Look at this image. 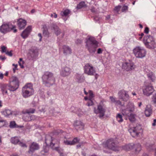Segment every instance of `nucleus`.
Wrapping results in <instances>:
<instances>
[{"label":"nucleus","mask_w":156,"mask_h":156,"mask_svg":"<svg viewBox=\"0 0 156 156\" xmlns=\"http://www.w3.org/2000/svg\"><path fill=\"white\" fill-rule=\"evenodd\" d=\"M135 148V151L136 154H138L141 150V145L139 143L135 144H133V148Z\"/></svg>","instance_id":"obj_27"},{"label":"nucleus","mask_w":156,"mask_h":156,"mask_svg":"<svg viewBox=\"0 0 156 156\" xmlns=\"http://www.w3.org/2000/svg\"><path fill=\"white\" fill-rule=\"evenodd\" d=\"M144 112L145 115L147 117L149 116L151 114L152 109L150 105H147L146 106Z\"/></svg>","instance_id":"obj_23"},{"label":"nucleus","mask_w":156,"mask_h":156,"mask_svg":"<svg viewBox=\"0 0 156 156\" xmlns=\"http://www.w3.org/2000/svg\"><path fill=\"white\" fill-rule=\"evenodd\" d=\"M154 91V89L153 86L150 85L145 86L143 89L144 94L147 96L152 94Z\"/></svg>","instance_id":"obj_16"},{"label":"nucleus","mask_w":156,"mask_h":156,"mask_svg":"<svg viewBox=\"0 0 156 156\" xmlns=\"http://www.w3.org/2000/svg\"><path fill=\"white\" fill-rule=\"evenodd\" d=\"M129 119L131 122H133L135 120V118L134 117H130L129 118Z\"/></svg>","instance_id":"obj_61"},{"label":"nucleus","mask_w":156,"mask_h":156,"mask_svg":"<svg viewBox=\"0 0 156 156\" xmlns=\"http://www.w3.org/2000/svg\"><path fill=\"white\" fill-rule=\"evenodd\" d=\"M62 131L60 129H57L54 130L53 132V135H56L59 134L60 133H62Z\"/></svg>","instance_id":"obj_40"},{"label":"nucleus","mask_w":156,"mask_h":156,"mask_svg":"<svg viewBox=\"0 0 156 156\" xmlns=\"http://www.w3.org/2000/svg\"><path fill=\"white\" fill-rule=\"evenodd\" d=\"M6 121L4 120H0V128L3 126L5 124Z\"/></svg>","instance_id":"obj_43"},{"label":"nucleus","mask_w":156,"mask_h":156,"mask_svg":"<svg viewBox=\"0 0 156 156\" xmlns=\"http://www.w3.org/2000/svg\"><path fill=\"white\" fill-rule=\"evenodd\" d=\"M1 51L2 53H4L6 52V47L2 45L1 47Z\"/></svg>","instance_id":"obj_44"},{"label":"nucleus","mask_w":156,"mask_h":156,"mask_svg":"<svg viewBox=\"0 0 156 156\" xmlns=\"http://www.w3.org/2000/svg\"><path fill=\"white\" fill-rule=\"evenodd\" d=\"M103 50L101 48H99L97 50V53L98 54H101L102 53Z\"/></svg>","instance_id":"obj_56"},{"label":"nucleus","mask_w":156,"mask_h":156,"mask_svg":"<svg viewBox=\"0 0 156 156\" xmlns=\"http://www.w3.org/2000/svg\"><path fill=\"white\" fill-rule=\"evenodd\" d=\"M38 55V51L37 49L32 48L29 50L27 54L28 58L30 60H36Z\"/></svg>","instance_id":"obj_12"},{"label":"nucleus","mask_w":156,"mask_h":156,"mask_svg":"<svg viewBox=\"0 0 156 156\" xmlns=\"http://www.w3.org/2000/svg\"><path fill=\"white\" fill-rule=\"evenodd\" d=\"M122 68L126 70L129 71L133 69L134 66L132 62H125L123 63Z\"/></svg>","instance_id":"obj_18"},{"label":"nucleus","mask_w":156,"mask_h":156,"mask_svg":"<svg viewBox=\"0 0 156 156\" xmlns=\"http://www.w3.org/2000/svg\"><path fill=\"white\" fill-rule=\"evenodd\" d=\"M152 126H154L156 125V119H154L153 121V123L152 124Z\"/></svg>","instance_id":"obj_64"},{"label":"nucleus","mask_w":156,"mask_h":156,"mask_svg":"<svg viewBox=\"0 0 156 156\" xmlns=\"http://www.w3.org/2000/svg\"><path fill=\"white\" fill-rule=\"evenodd\" d=\"M142 131L141 127L140 126H136V127H133L129 129V132L133 137L137 136L138 134Z\"/></svg>","instance_id":"obj_15"},{"label":"nucleus","mask_w":156,"mask_h":156,"mask_svg":"<svg viewBox=\"0 0 156 156\" xmlns=\"http://www.w3.org/2000/svg\"><path fill=\"white\" fill-rule=\"evenodd\" d=\"M18 144L20 145V146H21L22 147H27V146L26 145V144L24 143H23L22 142L19 141V143H18Z\"/></svg>","instance_id":"obj_52"},{"label":"nucleus","mask_w":156,"mask_h":156,"mask_svg":"<svg viewBox=\"0 0 156 156\" xmlns=\"http://www.w3.org/2000/svg\"><path fill=\"white\" fill-rule=\"evenodd\" d=\"M63 50V53L65 55L71 54L72 51L71 48L68 46L63 45L62 47Z\"/></svg>","instance_id":"obj_25"},{"label":"nucleus","mask_w":156,"mask_h":156,"mask_svg":"<svg viewBox=\"0 0 156 156\" xmlns=\"http://www.w3.org/2000/svg\"><path fill=\"white\" fill-rule=\"evenodd\" d=\"M34 94L33 85L31 83H27L22 89V95L23 97L27 98Z\"/></svg>","instance_id":"obj_4"},{"label":"nucleus","mask_w":156,"mask_h":156,"mask_svg":"<svg viewBox=\"0 0 156 156\" xmlns=\"http://www.w3.org/2000/svg\"><path fill=\"white\" fill-rule=\"evenodd\" d=\"M71 72L72 69L71 68L66 66L62 68L60 73L62 76L66 77L69 76L71 74Z\"/></svg>","instance_id":"obj_17"},{"label":"nucleus","mask_w":156,"mask_h":156,"mask_svg":"<svg viewBox=\"0 0 156 156\" xmlns=\"http://www.w3.org/2000/svg\"><path fill=\"white\" fill-rule=\"evenodd\" d=\"M85 43L86 47L90 53H94L95 52L98 42L94 37L91 36L89 37L86 39Z\"/></svg>","instance_id":"obj_2"},{"label":"nucleus","mask_w":156,"mask_h":156,"mask_svg":"<svg viewBox=\"0 0 156 156\" xmlns=\"http://www.w3.org/2000/svg\"><path fill=\"white\" fill-rule=\"evenodd\" d=\"M32 30L31 26H28L22 33L21 36L24 39L27 38L30 34Z\"/></svg>","instance_id":"obj_20"},{"label":"nucleus","mask_w":156,"mask_h":156,"mask_svg":"<svg viewBox=\"0 0 156 156\" xmlns=\"http://www.w3.org/2000/svg\"><path fill=\"white\" fill-rule=\"evenodd\" d=\"M11 141L12 143L15 144H18L20 141V140L18 137L15 136L11 138Z\"/></svg>","instance_id":"obj_34"},{"label":"nucleus","mask_w":156,"mask_h":156,"mask_svg":"<svg viewBox=\"0 0 156 156\" xmlns=\"http://www.w3.org/2000/svg\"><path fill=\"white\" fill-rule=\"evenodd\" d=\"M74 126L76 129L77 127H78L79 128L82 129L84 126L82 122L79 120L75 121L74 123Z\"/></svg>","instance_id":"obj_28"},{"label":"nucleus","mask_w":156,"mask_h":156,"mask_svg":"<svg viewBox=\"0 0 156 156\" xmlns=\"http://www.w3.org/2000/svg\"><path fill=\"white\" fill-rule=\"evenodd\" d=\"M121 148L122 150L126 151H129L133 148V144H126L122 146Z\"/></svg>","instance_id":"obj_26"},{"label":"nucleus","mask_w":156,"mask_h":156,"mask_svg":"<svg viewBox=\"0 0 156 156\" xmlns=\"http://www.w3.org/2000/svg\"><path fill=\"white\" fill-rule=\"evenodd\" d=\"M1 90L2 92V94L3 95H8L6 86H2L1 87Z\"/></svg>","instance_id":"obj_35"},{"label":"nucleus","mask_w":156,"mask_h":156,"mask_svg":"<svg viewBox=\"0 0 156 156\" xmlns=\"http://www.w3.org/2000/svg\"><path fill=\"white\" fill-rule=\"evenodd\" d=\"M145 46L149 49H154L155 48V43L154 39L150 35L145 36L143 40Z\"/></svg>","instance_id":"obj_8"},{"label":"nucleus","mask_w":156,"mask_h":156,"mask_svg":"<svg viewBox=\"0 0 156 156\" xmlns=\"http://www.w3.org/2000/svg\"><path fill=\"white\" fill-rule=\"evenodd\" d=\"M5 53L6 55L10 56H12V55L11 51L6 52Z\"/></svg>","instance_id":"obj_60"},{"label":"nucleus","mask_w":156,"mask_h":156,"mask_svg":"<svg viewBox=\"0 0 156 156\" xmlns=\"http://www.w3.org/2000/svg\"><path fill=\"white\" fill-rule=\"evenodd\" d=\"M43 34L46 36H48L49 35V32L48 31V29H46L43 30Z\"/></svg>","instance_id":"obj_45"},{"label":"nucleus","mask_w":156,"mask_h":156,"mask_svg":"<svg viewBox=\"0 0 156 156\" xmlns=\"http://www.w3.org/2000/svg\"><path fill=\"white\" fill-rule=\"evenodd\" d=\"M76 81L79 83H81L84 81L85 78L83 74H77L76 75Z\"/></svg>","instance_id":"obj_24"},{"label":"nucleus","mask_w":156,"mask_h":156,"mask_svg":"<svg viewBox=\"0 0 156 156\" xmlns=\"http://www.w3.org/2000/svg\"><path fill=\"white\" fill-rule=\"evenodd\" d=\"M133 52L136 58H142L145 56L147 51L144 47L138 46L133 49Z\"/></svg>","instance_id":"obj_7"},{"label":"nucleus","mask_w":156,"mask_h":156,"mask_svg":"<svg viewBox=\"0 0 156 156\" xmlns=\"http://www.w3.org/2000/svg\"><path fill=\"white\" fill-rule=\"evenodd\" d=\"M110 100H111L112 102L113 103H115L116 100L115 99V98H114L112 96H110L109 97Z\"/></svg>","instance_id":"obj_53"},{"label":"nucleus","mask_w":156,"mask_h":156,"mask_svg":"<svg viewBox=\"0 0 156 156\" xmlns=\"http://www.w3.org/2000/svg\"><path fill=\"white\" fill-rule=\"evenodd\" d=\"M83 42V40L81 39H78L75 42L77 44H80Z\"/></svg>","instance_id":"obj_50"},{"label":"nucleus","mask_w":156,"mask_h":156,"mask_svg":"<svg viewBox=\"0 0 156 156\" xmlns=\"http://www.w3.org/2000/svg\"><path fill=\"white\" fill-rule=\"evenodd\" d=\"M35 109L34 108H30L26 109L25 111V113L30 114V113L33 114L35 112Z\"/></svg>","instance_id":"obj_37"},{"label":"nucleus","mask_w":156,"mask_h":156,"mask_svg":"<svg viewBox=\"0 0 156 156\" xmlns=\"http://www.w3.org/2000/svg\"><path fill=\"white\" fill-rule=\"evenodd\" d=\"M128 9V7L127 6L124 5L122 8V12H125Z\"/></svg>","instance_id":"obj_47"},{"label":"nucleus","mask_w":156,"mask_h":156,"mask_svg":"<svg viewBox=\"0 0 156 156\" xmlns=\"http://www.w3.org/2000/svg\"><path fill=\"white\" fill-rule=\"evenodd\" d=\"M12 66H14V68H13V70L14 72V73L15 71V70L17 69V64H12Z\"/></svg>","instance_id":"obj_57"},{"label":"nucleus","mask_w":156,"mask_h":156,"mask_svg":"<svg viewBox=\"0 0 156 156\" xmlns=\"http://www.w3.org/2000/svg\"><path fill=\"white\" fill-rule=\"evenodd\" d=\"M118 95L120 99L124 101H127L129 98L128 92L124 90L119 91L118 93Z\"/></svg>","instance_id":"obj_14"},{"label":"nucleus","mask_w":156,"mask_h":156,"mask_svg":"<svg viewBox=\"0 0 156 156\" xmlns=\"http://www.w3.org/2000/svg\"><path fill=\"white\" fill-rule=\"evenodd\" d=\"M84 73L89 76H94L96 72V68L90 63H87L83 67Z\"/></svg>","instance_id":"obj_11"},{"label":"nucleus","mask_w":156,"mask_h":156,"mask_svg":"<svg viewBox=\"0 0 156 156\" xmlns=\"http://www.w3.org/2000/svg\"><path fill=\"white\" fill-rule=\"evenodd\" d=\"M45 107L43 106L41 109H39L37 112L41 113L42 112H45Z\"/></svg>","instance_id":"obj_51"},{"label":"nucleus","mask_w":156,"mask_h":156,"mask_svg":"<svg viewBox=\"0 0 156 156\" xmlns=\"http://www.w3.org/2000/svg\"><path fill=\"white\" fill-rule=\"evenodd\" d=\"M18 63L21 68H24V66H23V64L24 63L23 61L22 62H18Z\"/></svg>","instance_id":"obj_59"},{"label":"nucleus","mask_w":156,"mask_h":156,"mask_svg":"<svg viewBox=\"0 0 156 156\" xmlns=\"http://www.w3.org/2000/svg\"><path fill=\"white\" fill-rule=\"evenodd\" d=\"M1 113L5 116L8 117L9 115L12 114V112L9 109H5L4 110L2 111Z\"/></svg>","instance_id":"obj_29"},{"label":"nucleus","mask_w":156,"mask_h":156,"mask_svg":"<svg viewBox=\"0 0 156 156\" xmlns=\"http://www.w3.org/2000/svg\"><path fill=\"white\" fill-rule=\"evenodd\" d=\"M45 143L47 144H50V146L53 150H55L60 154L61 156H63V149L60 147V140L54 138L51 135H46Z\"/></svg>","instance_id":"obj_1"},{"label":"nucleus","mask_w":156,"mask_h":156,"mask_svg":"<svg viewBox=\"0 0 156 156\" xmlns=\"http://www.w3.org/2000/svg\"><path fill=\"white\" fill-rule=\"evenodd\" d=\"M149 29L148 27H146L144 30V32L146 34H148L149 33Z\"/></svg>","instance_id":"obj_58"},{"label":"nucleus","mask_w":156,"mask_h":156,"mask_svg":"<svg viewBox=\"0 0 156 156\" xmlns=\"http://www.w3.org/2000/svg\"><path fill=\"white\" fill-rule=\"evenodd\" d=\"M8 89L11 91L16 90L19 86V81L18 78L15 76H12L10 78L8 85Z\"/></svg>","instance_id":"obj_5"},{"label":"nucleus","mask_w":156,"mask_h":156,"mask_svg":"<svg viewBox=\"0 0 156 156\" xmlns=\"http://www.w3.org/2000/svg\"><path fill=\"white\" fill-rule=\"evenodd\" d=\"M89 98H92L94 97V94L92 91L89 90Z\"/></svg>","instance_id":"obj_46"},{"label":"nucleus","mask_w":156,"mask_h":156,"mask_svg":"<svg viewBox=\"0 0 156 156\" xmlns=\"http://www.w3.org/2000/svg\"><path fill=\"white\" fill-rule=\"evenodd\" d=\"M42 79L43 84L46 86L50 87L55 83V78L53 74L51 72H45L42 76Z\"/></svg>","instance_id":"obj_3"},{"label":"nucleus","mask_w":156,"mask_h":156,"mask_svg":"<svg viewBox=\"0 0 156 156\" xmlns=\"http://www.w3.org/2000/svg\"><path fill=\"white\" fill-rule=\"evenodd\" d=\"M116 119L117 121L119 123H121L123 121L122 116L120 114H117L116 117Z\"/></svg>","instance_id":"obj_39"},{"label":"nucleus","mask_w":156,"mask_h":156,"mask_svg":"<svg viewBox=\"0 0 156 156\" xmlns=\"http://www.w3.org/2000/svg\"><path fill=\"white\" fill-rule=\"evenodd\" d=\"M94 104V102L92 101V98H89L87 101V105L88 106H92Z\"/></svg>","instance_id":"obj_42"},{"label":"nucleus","mask_w":156,"mask_h":156,"mask_svg":"<svg viewBox=\"0 0 156 156\" xmlns=\"http://www.w3.org/2000/svg\"><path fill=\"white\" fill-rule=\"evenodd\" d=\"M46 144V146H43V150L41 151V153L43 154V152H44L45 153H47L48 152L49 150V147L48 146L50 144Z\"/></svg>","instance_id":"obj_38"},{"label":"nucleus","mask_w":156,"mask_h":156,"mask_svg":"<svg viewBox=\"0 0 156 156\" xmlns=\"http://www.w3.org/2000/svg\"><path fill=\"white\" fill-rule=\"evenodd\" d=\"M86 6V5L84 1H81L77 5L76 7V9H82L83 7Z\"/></svg>","instance_id":"obj_32"},{"label":"nucleus","mask_w":156,"mask_h":156,"mask_svg":"<svg viewBox=\"0 0 156 156\" xmlns=\"http://www.w3.org/2000/svg\"><path fill=\"white\" fill-rule=\"evenodd\" d=\"M103 147L105 148L115 151H119V147L115 143V140L113 138L107 140L103 143Z\"/></svg>","instance_id":"obj_6"},{"label":"nucleus","mask_w":156,"mask_h":156,"mask_svg":"<svg viewBox=\"0 0 156 156\" xmlns=\"http://www.w3.org/2000/svg\"><path fill=\"white\" fill-rule=\"evenodd\" d=\"M106 111V107L103 103L101 102L97 106L96 108H94V112L96 114H99V116L100 118H103L105 115Z\"/></svg>","instance_id":"obj_10"},{"label":"nucleus","mask_w":156,"mask_h":156,"mask_svg":"<svg viewBox=\"0 0 156 156\" xmlns=\"http://www.w3.org/2000/svg\"><path fill=\"white\" fill-rule=\"evenodd\" d=\"M15 26L10 22L4 23L0 27V32L5 34L12 30Z\"/></svg>","instance_id":"obj_9"},{"label":"nucleus","mask_w":156,"mask_h":156,"mask_svg":"<svg viewBox=\"0 0 156 156\" xmlns=\"http://www.w3.org/2000/svg\"><path fill=\"white\" fill-rule=\"evenodd\" d=\"M94 20L96 23H99V18L97 16H95L94 17Z\"/></svg>","instance_id":"obj_54"},{"label":"nucleus","mask_w":156,"mask_h":156,"mask_svg":"<svg viewBox=\"0 0 156 156\" xmlns=\"http://www.w3.org/2000/svg\"><path fill=\"white\" fill-rule=\"evenodd\" d=\"M121 8V6L119 5L115 7L114 9V10L117 12H118L119 11Z\"/></svg>","instance_id":"obj_48"},{"label":"nucleus","mask_w":156,"mask_h":156,"mask_svg":"<svg viewBox=\"0 0 156 156\" xmlns=\"http://www.w3.org/2000/svg\"><path fill=\"white\" fill-rule=\"evenodd\" d=\"M134 109V104L133 103L129 102L127 105L126 108L122 110V113L123 115L129 116L130 113L133 111Z\"/></svg>","instance_id":"obj_13"},{"label":"nucleus","mask_w":156,"mask_h":156,"mask_svg":"<svg viewBox=\"0 0 156 156\" xmlns=\"http://www.w3.org/2000/svg\"><path fill=\"white\" fill-rule=\"evenodd\" d=\"M148 77L151 79L152 81L155 79V76L153 72H150L147 74Z\"/></svg>","instance_id":"obj_36"},{"label":"nucleus","mask_w":156,"mask_h":156,"mask_svg":"<svg viewBox=\"0 0 156 156\" xmlns=\"http://www.w3.org/2000/svg\"><path fill=\"white\" fill-rule=\"evenodd\" d=\"M70 11L68 9H66L61 12L60 15L62 16H66L70 13Z\"/></svg>","instance_id":"obj_33"},{"label":"nucleus","mask_w":156,"mask_h":156,"mask_svg":"<svg viewBox=\"0 0 156 156\" xmlns=\"http://www.w3.org/2000/svg\"><path fill=\"white\" fill-rule=\"evenodd\" d=\"M152 99L154 103L156 104V94L153 95Z\"/></svg>","instance_id":"obj_55"},{"label":"nucleus","mask_w":156,"mask_h":156,"mask_svg":"<svg viewBox=\"0 0 156 156\" xmlns=\"http://www.w3.org/2000/svg\"><path fill=\"white\" fill-rule=\"evenodd\" d=\"M24 114L23 116V119L25 121H30L31 120L30 114L27 113H25V112H23Z\"/></svg>","instance_id":"obj_31"},{"label":"nucleus","mask_w":156,"mask_h":156,"mask_svg":"<svg viewBox=\"0 0 156 156\" xmlns=\"http://www.w3.org/2000/svg\"><path fill=\"white\" fill-rule=\"evenodd\" d=\"M80 140L79 138L76 137L74 138L72 141L65 140L64 141V143L67 145H73L78 143Z\"/></svg>","instance_id":"obj_22"},{"label":"nucleus","mask_w":156,"mask_h":156,"mask_svg":"<svg viewBox=\"0 0 156 156\" xmlns=\"http://www.w3.org/2000/svg\"><path fill=\"white\" fill-rule=\"evenodd\" d=\"M39 147V145L38 144L33 142L30 145L28 152L32 154L35 151L38 150Z\"/></svg>","instance_id":"obj_19"},{"label":"nucleus","mask_w":156,"mask_h":156,"mask_svg":"<svg viewBox=\"0 0 156 156\" xmlns=\"http://www.w3.org/2000/svg\"><path fill=\"white\" fill-rule=\"evenodd\" d=\"M52 27L55 31V34L57 35H59L61 33L60 29L55 24H53Z\"/></svg>","instance_id":"obj_30"},{"label":"nucleus","mask_w":156,"mask_h":156,"mask_svg":"<svg viewBox=\"0 0 156 156\" xmlns=\"http://www.w3.org/2000/svg\"><path fill=\"white\" fill-rule=\"evenodd\" d=\"M110 15H107L105 16V20H108L110 19Z\"/></svg>","instance_id":"obj_63"},{"label":"nucleus","mask_w":156,"mask_h":156,"mask_svg":"<svg viewBox=\"0 0 156 156\" xmlns=\"http://www.w3.org/2000/svg\"><path fill=\"white\" fill-rule=\"evenodd\" d=\"M9 127L10 128H14L16 127V125L14 121H11L10 123Z\"/></svg>","instance_id":"obj_41"},{"label":"nucleus","mask_w":156,"mask_h":156,"mask_svg":"<svg viewBox=\"0 0 156 156\" xmlns=\"http://www.w3.org/2000/svg\"><path fill=\"white\" fill-rule=\"evenodd\" d=\"M115 104V105H120L121 106H122V102L119 100H116Z\"/></svg>","instance_id":"obj_49"},{"label":"nucleus","mask_w":156,"mask_h":156,"mask_svg":"<svg viewBox=\"0 0 156 156\" xmlns=\"http://www.w3.org/2000/svg\"><path fill=\"white\" fill-rule=\"evenodd\" d=\"M90 10L92 12H95L96 11L94 7H92L90 9Z\"/></svg>","instance_id":"obj_62"},{"label":"nucleus","mask_w":156,"mask_h":156,"mask_svg":"<svg viewBox=\"0 0 156 156\" xmlns=\"http://www.w3.org/2000/svg\"><path fill=\"white\" fill-rule=\"evenodd\" d=\"M17 22L18 26L20 30L23 29L27 24L26 21L21 18L18 20Z\"/></svg>","instance_id":"obj_21"}]
</instances>
